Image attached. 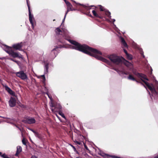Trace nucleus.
<instances>
[{"label":"nucleus","mask_w":158,"mask_h":158,"mask_svg":"<svg viewBox=\"0 0 158 158\" xmlns=\"http://www.w3.org/2000/svg\"><path fill=\"white\" fill-rule=\"evenodd\" d=\"M45 68L46 69V72H48V63H46L45 64Z\"/></svg>","instance_id":"obj_28"},{"label":"nucleus","mask_w":158,"mask_h":158,"mask_svg":"<svg viewBox=\"0 0 158 158\" xmlns=\"http://www.w3.org/2000/svg\"><path fill=\"white\" fill-rule=\"evenodd\" d=\"M62 108V106L60 104L56 103L55 108V111H56V110H55L56 109L59 110H61Z\"/></svg>","instance_id":"obj_17"},{"label":"nucleus","mask_w":158,"mask_h":158,"mask_svg":"<svg viewBox=\"0 0 158 158\" xmlns=\"http://www.w3.org/2000/svg\"><path fill=\"white\" fill-rule=\"evenodd\" d=\"M16 76L20 78L21 79L24 80L27 78V75L23 71H21L20 72H16Z\"/></svg>","instance_id":"obj_6"},{"label":"nucleus","mask_w":158,"mask_h":158,"mask_svg":"<svg viewBox=\"0 0 158 158\" xmlns=\"http://www.w3.org/2000/svg\"><path fill=\"white\" fill-rule=\"evenodd\" d=\"M139 81V83H140L141 84H142L143 85V86H144V87H145V88H146V87H145V86L144 85H143V83H142V82H141V81L140 80H139L138 81Z\"/></svg>","instance_id":"obj_46"},{"label":"nucleus","mask_w":158,"mask_h":158,"mask_svg":"<svg viewBox=\"0 0 158 158\" xmlns=\"http://www.w3.org/2000/svg\"><path fill=\"white\" fill-rule=\"evenodd\" d=\"M30 130L32 132H33L34 134H35V133L36 132L31 129H30Z\"/></svg>","instance_id":"obj_41"},{"label":"nucleus","mask_w":158,"mask_h":158,"mask_svg":"<svg viewBox=\"0 0 158 158\" xmlns=\"http://www.w3.org/2000/svg\"><path fill=\"white\" fill-rule=\"evenodd\" d=\"M65 18V17H64V18L63 21V23L64 22V20Z\"/></svg>","instance_id":"obj_53"},{"label":"nucleus","mask_w":158,"mask_h":158,"mask_svg":"<svg viewBox=\"0 0 158 158\" xmlns=\"http://www.w3.org/2000/svg\"><path fill=\"white\" fill-rule=\"evenodd\" d=\"M19 106L22 108H26V106L25 105L22 104H21L20 105H19Z\"/></svg>","instance_id":"obj_35"},{"label":"nucleus","mask_w":158,"mask_h":158,"mask_svg":"<svg viewBox=\"0 0 158 158\" xmlns=\"http://www.w3.org/2000/svg\"><path fill=\"white\" fill-rule=\"evenodd\" d=\"M22 122L25 123L31 124L35 123V120L34 118H27L22 120Z\"/></svg>","instance_id":"obj_8"},{"label":"nucleus","mask_w":158,"mask_h":158,"mask_svg":"<svg viewBox=\"0 0 158 158\" xmlns=\"http://www.w3.org/2000/svg\"><path fill=\"white\" fill-rule=\"evenodd\" d=\"M67 6V11L65 13V17H66V15L67 14L68 12H69L70 11H73V10H76L75 9H72V5H71V3H70V5H68V6Z\"/></svg>","instance_id":"obj_11"},{"label":"nucleus","mask_w":158,"mask_h":158,"mask_svg":"<svg viewBox=\"0 0 158 158\" xmlns=\"http://www.w3.org/2000/svg\"><path fill=\"white\" fill-rule=\"evenodd\" d=\"M22 150V147L20 146H18L17 147V151L15 155V156H18L19 154L21 152Z\"/></svg>","instance_id":"obj_12"},{"label":"nucleus","mask_w":158,"mask_h":158,"mask_svg":"<svg viewBox=\"0 0 158 158\" xmlns=\"http://www.w3.org/2000/svg\"><path fill=\"white\" fill-rule=\"evenodd\" d=\"M1 157L3 158H6L8 156H6L5 153L2 155Z\"/></svg>","instance_id":"obj_36"},{"label":"nucleus","mask_w":158,"mask_h":158,"mask_svg":"<svg viewBox=\"0 0 158 158\" xmlns=\"http://www.w3.org/2000/svg\"><path fill=\"white\" fill-rule=\"evenodd\" d=\"M99 8L100 10V11L105 12L106 9L104 8V7L100 5L99 6Z\"/></svg>","instance_id":"obj_23"},{"label":"nucleus","mask_w":158,"mask_h":158,"mask_svg":"<svg viewBox=\"0 0 158 158\" xmlns=\"http://www.w3.org/2000/svg\"><path fill=\"white\" fill-rule=\"evenodd\" d=\"M73 149L74 150H76V148H75V147H74V146H72Z\"/></svg>","instance_id":"obj_50"},{"label":"nucleus","mask_w":158,"mask_h":158,"mask_svg":"<svg viewBox=\"0 0 158 158\" xmlns=\"http://www.w3.org/2000/svg\"><path fill=\"white\" fill-rule=\"evenodd\" d=\"M4 47L5 51L9 54V52L12 50L11 48L6 45H4Z\"/></svg>","instance_id":"obj_15"},{"label":"nucleus","mask_w":158,"mask_h":158,"mask_svg":"<svg viewBox=\"0 0 158 158\" xmlns=\"http://www.w3.org/2000/svg\"><path fill=\"white\" fill-rule=\"evenodd\" d=\"M9 54L14 58H22V56L19 52H15L12 50L9 52Z\"/></svg>","instance_id":"obj_7"},{"label":"nucleus","mask_w":158,"mask_h":158,"mask_svg":"<svg viewBox=\"0 0 158 158\" xmlns=\"http://www.w3.org/2000/svg\"><path fill=\"white\" fill-rule=\"evenodd\" d=\"M139 77L142 78L148 81H149V79L147 78V76L142 73H140Z\"/></svg>","instance_id":"obj_18"},{"label":"nucleus","mask_w":158,"mask_h":158,"mask_svg":"<svg viewBox=\"0 0 158 158\" xmlns=\"http://www.w3.org/2000/svg\"><path fill=\"white\" fill-rule=\"evenodd\" d=\"M71 1H72L73 2H74L75 3H76V2L75 1H74L73 0H71Z\"/></svg>","instance_id":"obj_51"},{"label":"nucleus","mask_w":158,"mask_h":158,"mask_svg":"<svg viewBox=\"0 0 158 158\" xmlns=\"http://www.w3.org/2000/svg\"><path fill=\"white\" fill-rule=\"evenodd\" d=\"M139 81V83H140L141 84H142L143 85V86H144V87H145V88H146V87H145V86L144 85H143V83H142V82H141V81L140 80H139L138 81Z\"/></svg>","instance_id":"obj_45"},{"label":"nucleus","mask_w":158,"mask_h":158,"mask_svg":"<svg viewBox=\"0 0 158 158\" xmlns=\"http://www.w3.org/2000/svg\"><path fill=\"white\" fill-rule=\"evenodd\" d=\"M26 1L28 9L29 20L31 25L32 27H33L34 24L33 22V19H34L33 18V15H32L31 14L30 5L28 3V0H26Z\"/></svg>","instance_id":"obj_4"},{"label":"nucleus","mask_w":158,"mask_h":158,"mask_svg":"<svg viewBox=\"0 0 158 158\" xmlns=\"http://www.w3.org/2000/svg\"><path fill=\"white\" fill-rule=\"evenodd\" d=\"M104 14L105 15V14L108 17H111L110 13L106 10L104 12Z\"/></svg>","instance_id":"obj_22"},{"label":"nucleus","mask_w":158,"mask_h":158,"mask_svg":"<svg viewBox=\"0 0 158 158\" xmlns=\"http://www.w3.org/2000/svg\"><path fill=\"white\" fill-rule=\"evenodd\" d=\"M9 94L13 96L15 95V93L11 89L10 90V92H8Z\"/></svg>","instance_id":"obj_32"},{"label":"nucleus","mask_w":158,"mask_h":158,"mask_svg":"<svg viewBox=\"0 0 158 158\" xmlns=\"http://www.w3.org/2000/svg\"><path fill=\"white\" fill-rule=\"evenodd\" d=\"M31 158H37L35 156H32Z\"/></svg>","instance_id":"obj_48"},{"label":"nucleus","mask_w":158,"mask_h":158,"mask_svg":"<svg viewBox=\"0 0 158 158\" xmlns=\"http://www.w3.org/2000/svg\"><path fill=\"white\" fill-rule=\"evenodd\" d=\"M121 42L122 43L123 45L125 47H127V44L126 43V42H125L124 39L122 37L121 38Z\"/></svg>","instance_id":"obj_19"},{"label":"nucleus","mask_w":158,"mask_h":158,"mask_svg":"<svg viewBox=\"0 0 158 158\" xmlns=\"http://www.w3.org/2000/svg\"><path fill=\"white\" fill-rule=\"evenodd\" d=\"M127 79L129 80L136 81L137 82H140L139 81H138L139 80H136L133 76L131 74H130L129 75V76L127 77Z\"/></svg>","instance_id":"obj_13"},{"label":"nucleus","mask_w":158,"mask_h":158,"mask_svg":"<svg viewBox=\"0 0 158 158\" xmlns=\"http://www.w3.org/2000/svg\"><path fill=\"white\" fill-rule=\"evenodd\" d=\"M84 146L85 147V148L88 150V152L90 153V151L88 149V147L86 145V144L85 143H84Z\"/></svg>","instance_id":"obj_34"},{"label":"nucleus","mask_w":158,"mask_h":158,"mask_svg":"<svg viewBox=\"0 0 158 158\" xmlns=\"http://www.w3.org/2000/svg\"><path fill=\"white\" fill-rule=\"evenodd\" d=\"M22 46V44L20 43L13 44L12 47L15 49L21 50Z\"/></svg>","instance_id":"obj_9"},{"label":"nucleus","mask_w":158,"mask_h":158,"mask_svg":"<svg viewBox=\"0 0 158 158\" xmlns=\"http://www.w3.org/2000/svg\"><path fill=\"white\" fill-rule=\"evenodd\" d=\"M124 50V52L126 54V55L128 53L127 52V50L125 49H123Z\"/></svg>","instance_id":"obj_40"},{"label":"nucleus","mask_w":158,"mask_h":158,"mask_svg":"<svg viewBox=\"0 0 158 158\" xmlns=\"http://www.w3.org/2000/svg\"><path fill=\"white\" fill-rule=\"evenodd\" d=\"M10 60L13 61L15 62L16 64H19V61L18 60H15L12 58H10Z\"/></svg>","instance_id":"obj_30"},{"label":"nucleus","mask_w":158,"mask_h":158,"mask_svg":"<svg viewBox=\"0 0 158 158\" xmlns=\"http://www.w3.org/2000/svg\"><path fill=\"white\" fill-rule=\"evenodd\" d=\"M148 91V92H149V94H150V92L149 91Z\"/></svg>","instance_id":"obj_56"},{"label":"nucleus","mask_w":158,"mask_h":158,"mask_svg":"<svg viewBox=\"0 0 158 158\" xmlns=\"http://www.w3.org/2000/svg\"><path fill=\"white\" fill-rule=\"evenodd\" d=\"M59 114L63 118H65V117L64 116V114L62 113V112L61 111H59Z\"/></svg>","instance_id":"obj_26"},{"label":"nucleus","mask_w":158,"mask_h":158,"mask_svg":"<svg viewBox=\"0 0 158 158\" xmlns=\"http://www.w3.org/2000/svg\"><path fill=\"white\" fill-rule=\"evenodd\" d=\"M139 81V83H140L141 84H142L143 85V86H144V87H145V88H146V87H145V86L144 85H143V83H142V82H141V81L140 80H139L138 81Z\"/></svg>","instance_id":"obj_43"},{"label":"nucleus","mask_w":158,"mask_h":158,"mask_svg":"<svg viewBox=\"0 0 158 158\" xmlns=\"http://www.w3.org/2000/svg\"><path fill=\"white\" fill-rule=\"evenodd\" d=\"M92 7H94L93 8V9H94L96 8V6L94 5H92L88 6L83 5L82 7V9L85 10H86V12H85V14H86L87 15H89L91 17H92L93 16L91 14H89L90 12L89 11V10Z\"/></svg>","instance_id":"obj_5"},{"label":"nucleus","mask_w":158,"mask_h":158,"mask_svg":"<svg viewBox=\"0 0 158 158\" xmlns=\"http://www.w3.org/2000/svg\"><path fill=\"white\" fill-rule=\"evenodd\" d=\"M4 87H5L6 90L8 92V93L10 92V90H11L9 87L6 85H5Z\"/></svg>","instance_id":"obj_24"},{"label":"nucleus","mask_w":158,"mask_h":158,"mask_svg":"<svg viewBox=\"0 0 158 158\" xmlns=\"http://www.w3.org/2000/svg\"><path fill=\"white\" fill-rule=\"evenodd\" d=\"M127 58L129 60H131L132 59L133 57L132 55L129 53L126 55Z\"/></svg>","instance_id":"obj_21"},{"label":"nucleus","mask_w":158,"mask_h":158,"mask_svg":"<svg viewBox=\"0 0 158 158\" xmlns=\"http://www.w3.org/2000/svg\"><path fill=\"white\" fill-rule=\"evenodd\" d=\"M42 77H43V81H45V78L44 75H42Z\"/></svg>","instance_id":"obj_39"},{"label":"nucleus","mask_w":158,"mask_h":158,"mask_svg":"<svg viewBox=\"0 0 158 158\" xmlns=\"http://www.w3.org/2000/svg\"><path fill=\"white\" fill-rule=\"evenodd\" d=\"M147 87L148 89L151 91L152 93H155L156 94H157V92L156 90L155 89L149 85L147 86Z\"/></svg>","instance_id":"obj_16"},{"label":"nucleus","mask_w":158,"mask_h":158,"mask_svg":"<svg viewBox=\"0 0 158 158\" xmlns=\"http://www.w3.org/2000/svg\"><path fill=\"white\" fill-rule=\"evenodd\" d=\"M56 31L57 34H59L60 32H62V31L59 28H57L56 29Z\"/></svg>","instance_id":"obj_25"},{"label":"nucleus","mask_w":158,"mask_h":158,"mask_svg":"<svg viewBox=\"0 0 158 158\" xmlns=\"http://www.w3.org/2000/svg\"><path fill=\"white\" fill-rule=\"evenodd\" d=\"M76 158H82L81 157H76Z\"/></svg>","instance_id":"obj_54"},{"label":"nucleus","mask_w":158,"mask_h":158,"mask_svg":"<svg viewBox=\"0 0 158 158\" xmlns=\"http://www.w3.org/2000/svg\"><path fill=\"white\" fill-rule=\"evenodd\" d=\"M2 155V152H0V156H1Z\"/></svg>","instance_id":"obj_52"},{"label":"nucleus","mask_w":158,"mask_h":158,"mask_svg":"<svg viewBox=\"0 0 158 158\" xmlns=\"http://www.w3.org/2000/svg\"><path fill=\"white\" fill-rule=\"evenodd\" d=\"M35 136L37 137H38V138H40L41 136L40 134L37 132H36L35 133Z\"/></svg>","instance_id":"obj_29"},{"label":"nucleus","mask_w":158,"mask_h":158,"mask_svg":"<svg viewBox=\"0 0 158 158\" xmlns=\"http://www.w3.org/2000/svg\"><path fill=\"white\" fill-rule=\"evenodd\" d=\"M22 143H23L24 144V145H26V142L25 140V139H23L22 140Z\"/></svg>","instance_id":"obj_38"},{"label":"nucleus","mask_w":158,"mask_h":158,"mask_svg":"<svg viewBox=\"0 0 158 158\" xmlns=\"http://www.w3.org/2000/svg\"><path fill=\"white\" fill-rule=\"evenodd\" d=\"M133 73L134 74L137 76L138 77H139V75H140V73L137 72L135 71L133 72Z\"/></svg>","instance_id":"obj_27"},{"label":"nucleus","mask_w":158,"mask_h":158,"mask_svg":"<svg viewBox=\"0 0 158 158\" xmlns=\"http://www.w3.org/2000/svg\"><path fill=\"white\" fill-rule=\"evenodd\" d=\"M64 0V1L65 2V3H66V5L67 6H68V5H69L70 4V3L68 1H67L66 0Z\"/></svg>","instance_id":"obj_37"},{"label":"nucleus","mask_w":158,"mask_h":158,"mask_svg":"<svg viewBox=\"0 0 158 158\" xmlns=\"http://www.w3.org/2000/svg\"><path fill=\"white\" fill-rule=\"evenodd\" d=\"M158 158V154L156 156H155L154 158Z\"/></svg>","instance_id":"obj_49"},{"label":"nucleus","mask_w":158,"mask_h":158,"mask_svg":"<svg viewBox=\"0 0 158 158\" xmlns=\"http://www.w3.org/2000/svg\"><path fill=\"white\" fill-rule=\"evenodd\" d=\"M69 41L74 45L72 46L73 49L94 57L96 59L101 60L108 64L110 63L109 61L100 56L102 54L100 51L91 48L87 45L85 44L81 45L74 40H69Z\"/></svg>","instance_id":"obj_1"},{"label":"nucleus","mask_w":158,"mask_h":158,"mask_svg":"<svg viewBox=\"0 0 158 158\" xmlns=\"http://www.w3.org/2000/svg\"><path fill=\"white\" fill-rule=\"evenodd\" d=\"M139 81V83H140L141 84H142L143 85V86H144V87H145V88H146V87H145V86L144 85H143V83H142V82H141V81L140 80H139L138 81Z\"/></svg>","instance_id":"obj_47"},{"label":"nucleus","mask_w":158,"mask_h":158,"mask_svg":"<svg viewBox=\"0 0 158 158\" xmlns=\"http://www.w3.org/2000/svg\"><path fill=\"white\" fill-rule=\"evenodd\" d=\"M9 104L11 107L15 106L16 104V100L15 98L11 97L9 102Z\"/></svg>","instance_id":"obj_10"},{"label":"nucleus","mask_w":158,"mask_h":158,"mask_svg":"<svg viewBox=\"0 0 158 158\" xmlns=\"http://www.w3.org/2000/svg\"><path fill=\"white\" fill-rule=\"evenodd\" d=\"M6 158H10L8 157H7Z\"/></svg>","instance_id":"obj_57"},{"label":"nucleus","mask_w":158,"mask_h":158,"mask_svg":"<svg viewBox=\"0 0 158 158\" xmlns=\"http://www.w3.org/2000/svg\"><path fill=\"white\" fill-rule=\"evenodd\" d=\"M86 155H87V156H88V154H87V153H86V154L85 155V156Z\"/></svg>","instance_id":"obj_55"},{"label":"nucleus","mask_w":158,"mask_h":158,"mask_svg":"<svg viewBox=\"0 0 158 158\" xmlns=\"http://www.w3.org/2000/svg\"><path fill=\"white\" fill-rule=\"evenodd\" d=\"M141 81H142L147 86L148 85H149V83L146 81H145L144 80H143L142 79H141Z\"/></svg>","instance_id":"obj_31"},{"label":"nucleus","mask_w":158,"mask_h":158,"mask_svg":"<svg viewBox=\"0 0 158 158\" xmlns=\"http://www.w3.org/2000/svg\"><path fill=\"white\" fill-rule=\"evenodd\" d=\"M124 74H127V73H124Z\"/></svg>","instance_id":"obj_58"},{"label":"nucleus","mask_w":158,"mask_h":158,"mask_svg":"<svg viewBox=\"0 0 158 158\" xmlns=\"http://www.w3.org/2000/svg\"><path fill=\"white\" fill-rule=\"evenodd\" d=\"M76 143L77 144H78L79 145H80L81 144V143L80 142H79V141H76Z\"/></svg>","instance_id":"obj_42"},{"label":"nucleus","mask_w":158,"mask_h":158,"mask_svg":"<svg viewBox=\"0 0 158 158\" xmlns=\"http://www.w3.org/2000/svg\"><path fill=\"white\" fill-rule=\"evenodd\" d=\"M61 46H60V47H58V46H56L55 47V48H54V49H53L52 50V52H54V55H55V56L56 57V54H57L58 52V48H61Z\"/></svg>","instance_id":"obj_14"},{"label":"nucleus","mask_w":158,"mask_h":158,"mask_svg":"<svg viewBox=\"0 0 158 158\" xmlns=\"http://www.w3.org/2000/svg\"><path fill=\"white\" fill-rule=\"evenodd\" d=\"M92 12L95 17L101 19H103V18L105 17L104 12V11H98L97 12L95 10H93Z\"/></svg>","instance_id":"obj_3"},{"label":"nucleus","mask_w":158,"mask_h":158,"mask_svg":"<svg viewBox=\"0 0 158 158\" xmlns=\"http://www.w3.org/2000/svg\"><path fill=\"white\" fill-rule=\"evenodd\" d=\"M123 59L125 60V64L127 66H128V64L130 63L127 60H126L125 59L123 58Z\"/></svg>","instance_id":"obj_33"},{"label":"nucleus","mask_w":158,"mask_h":158,"mask_svg":"<svg viewBox=\"0 0 158 158\" xmlns=\"http://www.w3.org/2000/svg\"><path fill=\"white\" fill-rule=\"evenodd\" d=\"M56 105V103H54L53 102H51L50 106L51 107V110L52 111H55V108Z\"/></svg>","instance_id":"obj_20"},{"label":"nucleus","mask_w":158,"mask_h":158,"mask_svg":"<svg viewBox=\"0 0 158 158\" xmlns=\"http://www.w3.org/2000/svg\"><path fill=\"white\" fill-rule=\"evenodd\" d=\"M139 81V83H140L141 84H142L143 85V86H144V87H145V88H146V87H145V86L144 85H143V83H142V82H141V81L140 80H139L138 81Z\"/></svg>","instance_id":"obj_44"},{"label":"nucleus","mask_w":158,"mask_h":158,"mask_svg":"<svg viewBox=\"0 0 158 158\" xmlns=\"http://www.w3.org/2000/svg\"><path fill=\"white\" fill-rule=\"evenodd\" d=\"M108 58L113 63L115 64H119L122 62L121 60L118 56L114 54L108 56Z\"/></svg>","instance_id":"obj_2"}]
</instances>
